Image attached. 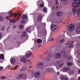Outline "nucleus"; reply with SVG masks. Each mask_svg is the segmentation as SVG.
Masks as SVG:
<instances>
[{"label": "nucleus", "instance_id": "nucleus-14", "mask_svg": "<svg viewBox=\"0 0 80 80\" xmlns=\"http://www.w3.org/2000/svg\"><path fill=\"white\" fill-rule=\"evenodd\" d=\"M63 65V63H61L59 65L57 66L56 67L58 70H59V69H60V68L61 67H62Z\"/></svg>", "mask_w": 80, "mask_h": 80}, {"label": "nucleus", "instance_id": "nucleus-26", "mask_svg": "<svg viewBox=\"0 0 80 80\" xmlns=\"http://www.w3.org/2000/svg\"><path fill=\"white\" fill-rule=\"evenodd\" d=\"M45 30H42L40 32V34L42 35H45Z\"/></svg>", "mask_w": 80, "mask_h": 80}, {"label": "nucleus", "instance_id": "nucleus-51", "mask_svg": "<svg viewBox=\"0 0 80 80\" xmlns=\"http://www.w3.org/2000/svg\"><path fill=\"white\" fill-rule=\"evenodd\" d=\"M77 63H80V60H78L76 61Z\"/></svg>", "mask_w": 80, "mask_h": 80}, {"label": "nucleus", "instance_id": "nucleus-21", "mask_svg": "<svg viewBox=\"0 0 80 80\" xmlns=\"http://www.w3.org/2000/svg\"><path fill=\"white\" fill-rule=\"evenodd\" d=\"M68 61H71L72 60V57L71 56H69L67 59Z\"/></svg>", "mask_w": 80, "mask_h": 80}, {"label": "nucleus", "instance_id": "nucleus-54", "mask_svg": "<svg viewBox=\"0 0 80 80\" xmlns=\"http://www.w3.org/2000/svg\"><path fill=\"white\" fill-rule=\"evenodd\" d=\"M18 67V66H16V67H15V69H17V67Z\"/></svg>", "mask_w": 80, "mask_h": 80}, {"label": "nucleus", "instance_id": "nucleus-4", "mask_svg": "<svg viewBox=\"0 0 80 80\" xmlns=\"http://www.w3.org/2000/svg\"><path fill=\"white\" fill-rule=\"evenodd\" d=\"M32 76H33L35 78H39L40 77V72H38L34 74H33Z\"/></svg>", "mask_w": 80, "mask_h": 80}, {"label": "nucleus", "instance_id": "nucleus-9", "mask_svg": "<svg viewBox=\"0 0 80 80\" xmlns=\"http://www.w3.org/2000/svg\"><path fill=\"white\" fill-rule=\"evenodd\" d=\"M80 5L78 4V2H72V7L74 8H76L77 7H79Z\"/></svg>", "mask_w": 80, "mask_h": 80}, {"label": "nucleus", "instance_id": "nucleus-6", "mask_svg": "<svg viewBox=\"0 0 80 80\" xmlns=\"http://www.w3.org/2000/svg\"><path fill=\"white\" fill-rule=\"evenodd\" d=\"M62 70L64 72H67L70 70V68L68 67H65L63 68Z\"/></svg>", "mask_w": 80, "mask_h": 80}, {"label": "nucleus", "instance_id": "nucleus-50", "mask_svg": "<svg viewBox=\"0 0 80 80\" xmlns=\"http://www.w3.org/2000/svg\"><path fill=\"white\" fill-rule=\"evenodd\" d=\"M3 69V68L2 67H0V70H2Z\"/></svg>", "mask_w": 80, "mask_h": 80}, {"label": "nucleus", "instance_id": "nucleus-24", "mask_svg": "<svg viewBox=\"0 0 80 80\" xmlns=\"http://www.w3.org/2000/svg\"><path fill=\"white\" fill-rule=\"evenodd\" d=\"M37 43H38V44L40 43H42V40L40 39H38L37 40Z\"/></svg>", "mask_w": 80, "mask_h": 80}, {"label": "nucleus", "instance_id": "nucleus-30", "mask_svg": "<svg viewBox=\"0 0 80 80\" xmlns=\"http://www.w3.org/2000/svg\"><path fill=\"white\" fill-rule=\"evenodd\" d=\"M0 59H4V55L3 54H1L0 55Z\"/></svg>", "mask_w": 80, "mask_h": 80}, {"label": "nucleus", "instance_id": "nucleus-28", "mask_svg": "<svg viewBox=\"0 0 80 80\" xmlns=\"http://www.w3.org/2000/svg\"><path fill=\"white\" fill-rule=\"evenodd\" d=\"M21 14H19L18 13H16L14 15V17H16L17 16H19V17H21Z\"/></svg>", "mask_w": 80, "mask_h": 80}, {"label": "nucleus", "instance_id": "nucleus-41", "mask_svg": "<svg viewBox=\"0 0 80 80\" xmlns=\"http://www.w3.org/2000/svg\"><path fill=\"white\" fill-rule=\"evenodd\" d=\"M77 13L78 14H80V9H78L77 10Z\"/></svg>", "mask_w": 80, "mask_h": 80}, {"label": "nucleus", "instance_id": "nucleus-20", "mask_svg": "<svg viewBox=\"0 0 80 80\" xmlns=\"http://www.w3.org/2000/svg\"><path fill=\"white\" fill-rule=\"evenodd\" d=\"M73 64V63L72 62H68L67 63V65L68 67H71L72 65Z\"/></svg>", "mask_w": 80, "mask_h": 80}, {"label": "nucleus", "instance_id": "nucleus-57", "mask_svg": "<svg viewBox=\"0 0 80 80\" xmlns=\"http://www.w3.org/2000/svg\"><path fill=\"white\" fill-rule=\"evenodd\" d=\"M40 28V26L37 27V29H38V28Z\"/></svg>", "mask_w": 80, "mask_h": 80}, {"label": "nucleus", "instance_id": "nucleus-35", "mask_svg": "<svg viewBox=\"0 0 80 80\" xmlns=\"http://www.w3.org/2000/svg\"><path fill=\"white\" fill-rule=\"evenodd\" d=\"M26 70V67H23L21 68V71H24V70Z\"/></svg>", "mask_w": 80, "mask_h": 80}, {"label": "nucleus", "instance_id": "nucleus-23", "mask_svg": "<svg viewBox=\"0 0 80 80\" xmlns=\"http://www.w3.org/2000/svg\"><path fill=\"white\" fill-rule=\"evenodd\" d=\"M27 18H28V17L26 15H24L22 17V19H27Z\"/></svg>", "mask_w": 80, "mask_h": 80}, {"label": "nucleus", "instance_id": "nucleus-44", "mask_svg": "<svg viewBox=\"0 0 80 80\" xmlns=\"http://www.w3.org/2000/svg\"><path fill=\"white\" fill-rule=\"evenodd\" d=\"M9 30H10V27H8V28H7V31L8 32H10Z\"/></svg>", "mask_w": 80, "mask_h": 80}, {"label": "nucleus", "instance_id": "nucleus-36", "mask_svg": "<svg viewBox=\"0 0 80 80\" xmlns=\"http://www.w3.org/2000/svg\"><path fill=\"white\" fill-rule=\"evenodd\" d=\"M48 40H49V41H53V38H52L51 37H50L49 38Z\"/></svg>", "mask_w": 80, "mask_h": 80}, {"label": "nucleus", "instance_id": "nucleus-12", "mask_svg": "<svg viewBox=\"0 0 80 80\" xmlns=\"http://www.w3.org/2000/svg\"><path fill=\"white\" fill-rule=\"evenodd\" d=\"M10 62L12 64H15L16 63V60L15 58H12L10 59Z\"/></svg>", "mask_w": 80, "mask_h": 80}, {"label": "nucleus", "instance_id": "nucleus-11", "mask_svg": "<svg viewBox=\"0 0 80 80\" xmlns=\"http://www.w3.org/2000/svg\"><path fill=\"white\" fill-rule=\"evenodd\" d=\"M62 15H63L62 12H57L56 16L58 17H61Z\"/></svg>", "mask_w": 80, "mask_h": 80}, {"label": "nucleus", "instance_id": "nucleus-1", "mask_svg": "<svg viewBox=\"0 0 80 80\" xmlns=\"http://www.w3.org/2000/svg\"><path fill=\"white\" fill-rule=\"evenodd\" d=\"M75 29V26L73 24H70L68 27V30L69 32H72Z\"/></svg>", "mask_w": 80, "mask_h": 80}, {"label": "nucleus", "instance_id": "nucleus-33", "mask_svg": "<svg viewBox=\"0 0 80 80\" xmlns=\"http://www.w3.org/2000/svg\"><path fill=\"white\" fill-rule=\"evenodd\" d=\"M43 11L44 13L47 12V8H44Z\"/></svg>", "mask_w": 80, "mask_h": 80}, {"label": "nucleus", "instance_id": "nucleus-3", "mask_svg": "<svg viewBox=\"0 0 80 80\" xmlns=\"http://www.w3.org/2000/svg\"><path fill=\"white\" fill-rule=\"evenodd\" d=\"M37 67L38 68H40L41 70H43V63L41 62H38L37 64Z\"/></svg>", "mask_w": 80, "mask_h": 80}, {"label": "nucleus", "instance_id": "nucleus-46", "mask_svg": "<svg viewBox=\"0 0 80 80\" xmlns=\"http://www.w3.org/2000/svg\"><path fill=\"white\" fill-rule=\"evenodd\" d=\"M30 28H28L26 29L25 30V31H26V32H28V31L29 30H30Z\"/></svg>", "mask_w": 80, "mask_h": 80}, {"label": "nucleus", "instance_id": "nucleus-38", "mask_svg": "<svg viewBox=\"0 0 80 80\" xmlns=\"http://www.w3.org/2000/svg\"><path fill=\"white\" fill-rule=\"evenodd\" d=\"M19 28L20 29H22L23 28V26L22 25H20L19 26Z\"/></svg>", "mask_w": 80, "mask_h": 80}, {"label": "nucleus", "instance_id": "nucleus-29", "mask_svg": "<svg viewBox=\"0 0 80 80\" xmlns=\"http://www.w3.org/2000/svg\"><path fill=\"white\" fill-rule=\"evenodd\" d=\"M56 50L57 51H60L62 50V47L60 46H58L56 48Z\"/></svg>", "mask_w": 80, "mask_h": 80}, {"label": "nucleus", "instance_id": "nucleus-17", "mask_svg": "<svg viewBox=\"0 0 80 80\" xmlns=\"http://www.w3.org/2000/svg\"><path fill=\"white\" fill-rule=\"evenodd\" d=\"M60 78L62 80H68L67 78L63 76H61L60 77Z\"/></svg>", "mask_w": 80, "mask_h": 80}, {"label": "nucleus", "instance_id": "nucleus-48", "mask_svg": "<svg viewBox=\"0 0 80 80\" xmlns=\"http://www.w3.org/2000/svg\"><path fill=\"white\" fill-rule=\"evenodd\" d=\"M56 4H58V0H56Z\"/></svg>", "mask_w": 80, "mask_h": 80}, {"label": "nucleus", "instance_id": "nucleus-63", "mask_svg": "<svg viewBox=\"0 0 80 80\" xmlns=\"http://www.w3.org/2000/svg\"><path fill=\"white\" fill-rule=\"evenodd\" d=\"M21 38H23L22 37V36H21Z\"/></svg>", "mask_w": 80, "mask_h": 80}, {"label": "nucleus", "instance_id": "nucleus-2", "mask_svg": "<svg viewBox=\"0 0 80 80\" xmlns=\"http://www.w3.org/2000/svg\"><path fill=\"white\" fill-rule=\"evenodd\" d=\"M27 77V74L26 73H22L19 74V75L17 78V79L22 78H25Z\"/></svg>", "mask_w": 80, "mask_h": 80}, {"label": "nucleus", "instance_id": "nucleus-60", "mask_svg": "<svg viewBox=\"0 0 80 80\" xmlns=\"http://www.w3.org/2000/svg\"><path fill=\"white\" fill-rule=\"evenodd\" d=\"M71 80H75V79L74 78H72Z\"/></svg>", "mask_w": 80, "mask_h": 80}, {"label": "nucleus", "instance_id": "nucleus-13", "mask_svg": "<svg viewBox=\"0 0 80 80\" xmlns=\"http://www.w3.org/2000/svg\"><path fill=\"white\" fill-rule=\"evenodd\" d=\"M62 54L61 53H58L56 54L55 57L56 58H58L61 57H62Z\"/></svg>", "mask_w": 80, "mask_h": 80}, {"label": "nucleus", "instance_id": "nucleus-34", "mask_svg": "<svg viewBox=\"0 0 80 80\" xmlns=\"http://www.w3.org/2000/svg\"><path fill=\"white\" fill-rule=\"evenodd\" d=\"M8 15L10 16V17H11V16H13V14H12V12L11 11L8 12Z\"/></svg>", "mask_w": 80, "mask_h": 80}, {"label": "nucleus", "instance_id": "nucleus-61", "mask_svg": "<svg viewBox=\"0 0 80 80\" xmlns=\"http://www.w3.org/2000/svg\"><path fill=\"white\" fill-rule=\"evenodd\" d=\"M26 38H28V36H27L26 37Z\"/></svg>", "mask_w": 80, "mask_h": 80}, {"label": "nucleus", "instance_id": "nucleus-56", "mask_svg": "<svg viewBox=\"0 0 80 80\" xmlns=\"http://www.w3.org/2000/svg\"><path fill=\"white\" fill-rule=\"evenodd\" d=\"M47 53H48V51H47V52H45V53H44V55H46V54H47Z\"/></svg>", "mask_w": 80, "mask_h": 80}, {"label": "nucleus", "instance_id": "nucleus-47", "mask_svg": "<svg viewBox=\"0 0 80 80\" xmlns=\"http://www.w3.org/2000/svg\"><path fill=\"white\" fill-rule=\"evenodd\" d=\"M2 37V34L1 33V32H0V39Z\"/></svg>", "mask_w": 80, "mask_h": 80}, {"label": "nucleus", "instance_id": "nucleus-42", "mask_svg": "<svg viewBox=\"0 0 80 80\" xmlns=\"http://www.w3.org/2000/svg\"><path fill=\"white\" fill-rule=\"evenodd\" d=\"M76 45H79V42L78 41H76L75 42Z\"/></svg>", "mask_w": 80, "mask_h": 80}, {"label": "nucleus", "instance_id": "nucleus-45", "mask_svg": "<svg viewBox=\"0 0 80 80\" xmlns=\"http://www.w3.org/2000/svg\"><path fill=\"white\" fill-rule=\"evenodd\" d=\"M5 78H6V76H5V77L1 76V78L2 79H5Z\"/></svg>", "mask_w": 80, "mask_h": 80}, {"label": "nucleus", "instance_id": "nucleus-27", "mask_svg": "<svg viewBox=\"0 0 80 80\" xmlns=\"http://www.w3.org/2000/svg\"><path fill=\"white\" fill-rule=\"evenodd\" d=\"M72 12L73 13H77V9L75 8H72Z\"/></svg>", "mask_w": 80, "mask_h": 80}, {"label": "nucleus", "instance_id": "nucleus-7", "mask_svg": "<svg viewBox=\"0 0 80 80\" xmlns=\"http://www.w3.org/2000/svg\"><path fill=\"white\" fill-rule=\"evenodd\" d=\"M57 26L56 25H51V31H54L56 30V28Z\"/></svg>", "mask_w": 80, "mask_h": 80}, {"label": "nucleus", "instance_id": "nucleus-40", "mask_svg": "<svg viewBox=\"0 0 80 80\" xmlns=\"http://www.w3.org/2000/svg\"><path fill=\"white\" fill-rule=\"evenodd\" d=\"M44 6V3H42V4H40L39 5V7H43Z\"/></svg>", "mask_w": 80, "mask_h": 80}, {"label": "nucleus", "instance_id": "nucleus-55", "mask_svg": "<svg viewBox=\"0 0 80 80\" xmlns=\"http://www.w3.org/2000/svg\"><path fill=\"white\" fill-rule=\"evenodd\" d=\"M61 1H62L63 2H66L67 0H61Z\"/></svg>", "mask_w": 80, "mask_h": 80}, {"label": "nucleus", "instance_id": "nucleus-52", "mask_svg": "<svg viewBox=\"0 0 80 80\" xmlns=\"http://www.w3.org/2000/svg\"><path fill=\"white\" fill-rule=\"evenodd\" d=\"M22 23H25V20H22Z\"/></svg>", "mask_w": 80, "mask_h": 80}, {"label": "nucleus", "instance_id": "nucleus-39", "mask_svg": "<svg viewBox=\"0 0 80 80\" xmlns=\"http://www.w3.org/2000/svg\"><path fill=\"white\" fill-rule=\"evenodd\" d=\"M4 18L2 17V16H0V21H3Z\"/></svg>", "mask_w": 80, "mask_h": 80}, {"label": "nucleus", "instance_id": "nucleus-53", "mask_svg": "<svg viewBox=\"0 0 80 80\" xmlns=\"http://www.w3.org/2000/svg\"><path fill=\"white\" fill-rule=\"evenodd\" d=\"M78 5H80V0L78 1Z\"/></svg>", "mask_w": 80, "mask_h": 80}, {"label": "nucleus", "instance_id": "nucleus-15", "mask_svg": "<svg viewBox=\"0 0 80 80\" xmlns=\"http://www.w3.org/2000/svg\"><path fill=\"white\" fill-rule=\"evenodd\" d=\"M26 60L27 58H26L25 57H23L21 59V62H24L25 63H26V62H27Z\"/></svg>", "mask_w": 80, "mask_h": 80}, {"label": "nucleus", "instance_id": "nucleus-10", "mask_svg": "<svg viewBox=\"0 0 80 80\" xmlns=\"http://www.w3.org/2000/svg\"><path fill=\"white\" fill-rule=\"evenodd\" d=\"M62 53L63 55V57H64V58H67V51H62Z\"/></svg>", "mask_w": 80, "mask_h": 80}, {"label": "nucleus", "instance_id": "nucleus-62", "mask_svg": "<svg viewBox=\"0 0 80 80\" xmlns=\"http://www.w3.org/2000/svg\"><path fill=\"white\" fill-rule=\"evenodd\" d=\"M74 2H77L78 0H73Z\"/></svg>", "mask_w": 80, "mask_h": 80}, {"label": "nucleus", "instance_id": "nucleus-8", "mask_svg": "<svg viewBox=\"0 0 80 80\" xmlns=\"http://www.w3.org/2000/svg\"><path fill=\"white\" fill-rule=\"evenodd\" d=\"M53 72V69L51 68L46 69L45 70V72L46 73H51V72Z\"/></svg>", "mask_w": 80, "mask_h": 80}, {"label": "nucleus", "instance_id": "nucleus-32", "mask_svg": "<svg viewBox=\"0 0 80 80\" xmlns=\"http://www.w3.org/2000/svg\"><path fill=\"white\" fill-rule=\"evenodd\" d=\"M22 34L23 37H25V36H26V35H27V32H25V31H23L22 32Z\"/></svg>", "mask_w": 80, "mask_h": 80}, {"label": "nucleus", "instance_id": "nucleus-49", "mask_svg": "<svg viewBox=\"0 0 80 80\" xmlns=\"http://www.w3.org/2000/svg\"><path fill=\"white\" fill-rule=\"evenodd\" d=\"M6 18L7 20H9V17L7 16L6 17Z\"/></svg>", "mask_w": 80, "mask_h": 80}, {"label": "nucleus", "instance_id": "nucleus-58", "mask_svg": "<svg viewBox=\"0 0 80 80\" xmlns=\"http://www.w3.org/2000/svg\"><path fill=\"white\" fill-rule=\"evenodd\" d=\"M16 28V26H14L13 27V28Z\"/></svg>", "mask_w": 80, "mask_h": 80}, {"label": "nucleus", "instance_id": "nucleus-22", "mask_svg": "<svg viewBox=\"0 0 80 80\" xmlns=\"http://www.w3.org/2000/svg\"><path fill=\"white\" fill-rule=\"evenodd\" d=\"M32 55V52H29L26 55V57L27 58H28V57H30Z\"/></svg>", "mask_w": 80, "mask_h": 80}, {"label": "nucleus", "instance_id": "nucleus-64", "mask_svg": "<svg viewBox=\"0 0 80 80\" xmlns=\"http://www.w3.org/2000/svg\"><path fill=\"white\" fill-rule=\"evenodd\" d=\"M78 80H80V77H79Z\"/></svg>", "mask_w": 80, "mask_h": 80}, {"label": "nucleus", "instance_id": "nucleus-5", "mask_svg": "<svg viewBox=\"0 0 80 80\" xmlns=\"http://www.w3.org/2000/svg\"><path fill=\"white\" fill-rule=\"evenodd\" d=\"M73 42L72 41L69 42L68 43H66V45H68V48H71L73 47Z\"/></svg>", "mask_w": 80, "mask_h": 80}, {"label": "nucleus", "instance_id": "nucleus-37", "mask_svg": "<svg viewBox=\"0 0 80 80\" xmlns=\"http://www.w3.org/2000/svg\"><path fill=\"white\" fill-rule=\"evenodd\" d=\"M5 29V26H2L1 27V30L2 31H3V30H4Z\"/></svg>", "mask_w": 80, "mask_h": 80}, {"label": "nucleus", "instance_id": "nucleus-16", "mask_svg": "<svg viewBox=\"0 0 80 80\" xmlns=\"http://www.w3.org/2000/svg\"><path fill=\"white\" fill-rule=\"evenodd\" d=\"M42 18H42V16L40 15L39 16V17L37 19V21L38 22L41 21H42Z\"/></svg>", "mask_w": 80, "mask_h": 80}, {"label": "nucleus", "instance_id": "nucleus-25", "mask_svg": "<svg viewBox=\"0 0 80 80\" xmlns=\"http://www.w3.org/2000/svg\"><path fill=\"white\" fill-rule=\"evenodd\" d=\"M52 56H50V53L49 54L48 56V57L46 58V59H47V61H51V60H52L51 59L48 58V57L51 58V57H52Z\"/></svg>", "mask_w": 80, "mask_h": 80}, {"label": "nucleus", "instance_id": "nucleus-59", "mask_svg": "<svg viewBox=\"0 0 80 80\" xmlns=\"http://www.w3.org/2000/svg\"><path fill=\"white\" fill-rule=\"evenodd\" d=\"M78 73H80V69L78 71Z\"/></svg>", "mask_w": 80, "mask_h": 80}, {"label": "nucleus", "instance_id": "nucleus-31", "mask_svg": "<svg viewBox=\"0 0 80 80\" xmlns=\"http://www.w3.org/2000/svg\"><path fill=\"white\" fill-rule=\"evenodd\" d=\"M10 21L11 23H15L16 22V21L14 19L10 20Z\"/></svg>", "mask_w": 80, "mask_h": 80}, {"label": "nucleus", "instance_id": "nucleus-43", "mask_svg": "<svg viewBox=\"0 0 80 80\" xmlns=\"http://www.w3.org/2000/svg\"><path fill=\"white\" fill-rule=\"evenodd\" d=\"M64 41H65V40H64V39H61L60 40V43H62V42H64Z\"/></svg>", "mask_w": 80, "mask_h": 80}, {"label": "nucleus", "instance_id": "nucleus-18", "mask_svg": "<svg viewBox=\"0 0 80 80\" xmlns=\"http://www.w3.org/2000/svg\"><path fill=\"white\" fill-rule=\"evenodd\" d=\"M76 32L80 34V26L76 29Z\"/></svg>", "mask_w": 80, "mask_h": 80}, {"label": "nucleus", "instance_id": "nucleus-19", "mask_svg": "<svg viewBox=\"0 0 80 80\" xmlns=\"http://www.w3.org/2000/svg\"><path fill=\"white\" fill-rule=\"evenodd\" d=\"M60 63V61H57L56 62H54L53 63V64L55 65H58Z\"/></svg>", "mask_w": 80, "mask_h": 80}]
</instances>
